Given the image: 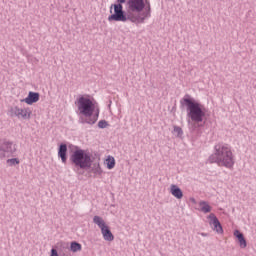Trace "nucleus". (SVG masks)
Returning a JSON list of instances; mask_svg holds the SVG:
<instances>
[{"mask_svg": "<svg viewBox=\"0 0 256 256\" xmlns=\"http://www.w3.org/2000/svg\"><path fill=\"white\" fill-rule=\"evenodd\" d=\"M75 105L78 107V115H80L78 123L81 125H95L99 119V108L96 109L95 103L90 98L80 96ZM96 109V112H95ZM93 113H95L93 115Z\"/></svg>", "mask_w": 256, "mask_h": 256, "instance_id": "obj_1", "label": "nucleus"}, {"mask_svg": "<svg viewBox=\"0 0 256 256\" xmlns=\"http://www.w3.org/2000/svg\"><path fill=\"white\" fill-rule=\"evenodd\" d=\"M180 106L186 107L187 115L191 121L194 123H203L207 109L203 104L197 102L193 97H191V95L186 94L180 100Z\"/></svg>", "mask_w": 256, "mask_h": 256, "instance_id": "obj_2", "label": "nucleus"}, {"mask_svg": "<svg viewBox=\"0 0 256 256\" xmlns=\"http://www.w3.org/2000/svg\"><path fill=\"white\" fill-rule=\"evenodd\" d=\"M126 1L127 0H117V4H112L110 6L111 15L108 16L109 23H112V21L127 23V21H129L131 13L128 14L125 10H123V3Z\"/></svg>", "mask_w": 256, "mask_h": 256, "instance_id": "obj_3", "label": "nucleus"}, {"mask_svg": "<svg viewBox=\"0 0 256 256\" xmlns=\"http://www.w3.org/2000/svg\"><path fill=\"white\" fill-rule=\"evenodd\" d=\"M209 161H233V152L228 144L218 143L214 146V153Z\"/></svg>", "mask_w": 256, "mask_h": 256, "instance_id": "obj_4", "label": "nucleus"}, {"mask_svg": "<svg viewBox=\"0 0 256 256\" xmlns=\"http://www.w3.org/2000/svg\"><path fill=\"white\" fill-rule=\"evenodd\" d=\"M70 161H101L97 152L77 148L71 155Z\"/></svg>", "mask_w": 256, "mask_h": 256, "instance_id": "obj_5", "label": "nucleus"}, {"mask_svg": "<svg viewBox=\"0 0 256 256\" xmlns=\"http://www.w3.org/2000/svg\"><path fill=\"white\" fill-rule=\"evenodd\" d=\"M15 151H17V148H15L13 142L4 141L0 144V159H5L6 161H19L18 158H11V155H13Z\"/></svg>", "mask_w": 256, "mask_h": 256, "instance_id": "obj_6", "label": "nucleus"}, {"mask_svg": "<svg viewBox=\"0 0 256 256\" xmlns=\"http://www.w3.org/2000/svg\"><path fill=\"white\" fill-rule=\"evenodd\" d=\"M93 221L95 225H98V227L101 229V233L105 241H113L115 239V236H113V233L109 229V226L105 224V220H103V218L94 216Z\"/></svg>", "mask_w": 256, "mask_h": 256, "instance_id": "obj_7", "label": "nucleus"}, {"mask_svg": "<svg viewBox=\"0 0 256 256\" xmlns=\"http://www.w3.org/2000/svg\"><path fill=\"white\" fill-rule=\"evenodd\" d=\"M144 9L145 11L142 13L140 12V14L130 13L128 21H130L131 23H135L136 25L145 23V19L151 17V6H145Z\"/></svg>", "mask_w": 256, "mask_h": 256, "instance_id": "obj_8", "label": "nucleus"}, {"mask_svg": "<svg viewBox=\"0 0 256 256\" xmlns=\"http://www.w3.org/2000/svg\"><path fill=\"white\" fill-rule=\"evenodd\" d=\"M128 6V15L129 13H134L135 15H139L145 9V0H127Z\"/></svg>", "mask_w": 256, "mask_h": 256, "instance_id": "obj_9", "label": "nucleus"}, {"mask_svg": "<svg viewBox=\"0 0 256 256\" xmlns=\"http://www.w3.org/2000/svg\"><path fill=\"white\" fill-rule=\"evenodd\" d=\"M9 113L10 117H17L18 119H31V110L29 108L21 109L14 106L10 108Z\"/></svg>", "mask_w": 256, "mask_h": 256, "instance_id": "obj_10", "label": "nucleus"}, {"mask_svg": "<svg viewBox=\"0 0 256 256\" xmlns=\"http://www.w3.org/2000/svg\"><path fill=\"white\" fill-rule=\"evenodd\" d=\"M207 219L209 225L213 226V231H216V233H219L220 235L223 234V226H221V222H219V219L215 214L211 213L207 216Z\"/></svg>", "mask_w": 256, "mask_h": 256, "instance_id": "obj_11", "label": "nucleus"}, {"mask_svg": "<svg viewBox=\"0 0 256 256\" xmlns=\"http://www.w3.org/2000/svg\"><path fill=\"white\" fill-rule=\"evenodd\" d=\"M39 92H29L28 96L25 99H22V103H27V105H33V103H37L39 101Z\"/></svg>", "mask_w": 256, "mask_h": 256, "instance_id": "obj_12", "label": "nucleus"}, {"mask_svg": "<svg viewBox=\"0 0 256 256\" xmlns=\"http://www.w3.org/2000/svg\"><path fill=\"white\" fill-rule=\"evenodd\" d=\"M170 193L176 199H183V191L181 190V188H179V186H177L175 184H172L170 186Z\"/></svg>", "mask_w": 256, "mask_h": 256, "instance_id": "obj_13", "label": "nucleus"}, {"mask_svg": "<svg viewBox=\"0 0 256 256\" xmlns=\"http://www.w3.org/2000/svg\"><path fill=\"white\" fill-rule=\"evenodd\" d=\"M234 237L238 239L239 246L241 247V249H245L247 247V240H245L243 233H240L239 230H235Z\"/></svg>", "mask_w": 256, "mask_h": 256, "instance_id": "obj_14", "label": "nucleus"}, {"mask_svg": "<svg viewBox=\"0 0 256 256\" xmlns=\"http://www.w3.org/2000/svg\"><path fill=\"white\" fill-rule=\"evenodd\" d=\"M58 157H60L61 161H67V144H60L58 149Z\"/></svg>", "mask_w": 256, "mask_h": 256, "instance_id": "obj_15", "label": "nucleus"}, {"mask_svg": "<svg viewBox=\"0 0 256 256\" xmlns=\"http://www.w3.org/2000/svg\"><path fill=\"white\" fill-rule=\"evenodd\" d=\"M74 163L77 169H81L80 173H83V170L89 169V167H91V162L89 161H75Z\"/></svg>", "mask_w": 256, "mask_h": 256, "instance_id": "obj_16", "label": "nucleus"}, {"mask_svg": "<svg viewBox=\"0 0 256 256\" xmlns=\"http://www.w3.org/2000/svg\"><path fill=\"white\" fill-rule=\"evenodd\" d=\"M199 207H200V211H202V213H211V211H212L211 205H209V203H207L206 201H200Z\"/></svg>", "mask_w": 256, "mask_h": 256, "instance_id": "obj_17", "label": "nucleus"}, {"mask_svg": "<svg viewBox=\"0 0 256 256\" xmlns=\"http://www.w3.org/2000/svg\"><path fill=\"white\" fill-rule=\"evenodd\" d=\"M70 249H71L72 253H77V251H81L82 246H81V244H79L77 242H72L70 245Z\"/></svg>", "mask_w": 256, "mask_h": 256, "instance_id": "obj_18", "label": "nucleus"}, {"mask_svg": "<svg viewBox=\"0 0 256 256\" xmlns=\"http://www.w3.org/2000/svg\"><path fill=\"white\" fill-rule=\"evenodd\" d=\"M219 167H227V169H233V161H219Z\"/></svg>", "mask_w": 256, "mask_h": 256, "instance_id": "obj_19", "label": "nucleus"}, {"mask_svg": "<svg viewBox=\"0 0 256 256\" xmlns=\"http://www.w3.org/2000/svg\"><path fill=\"white\" fill-rule=\"evenodd\" d=\"M173 133L176 134V137H183V129L179 126H174Z\"/></svg>", "mask_w": 256, "mask_h": 256, "instance_id": "obj_20", "label": "nucleus"}, {"mask_svg": "<svg viewBox=\"0 0 256 256\" xmlns=\"http://www.w3.org/2000/svg\"><path fill=\"white\" fill-rule=\"evenodd\" d=\"M92 171L94 173V177H101V175H103V170H101V167H99V165H97V167Z\"/></svg>", "mask_w": 256, "mask_h": 256, "instance_id": "obj_21", "label": "nucleus"}, {"mask_svg": "<svg viewBox=\"0 0 256 256\" xmlns=\"http://www.w3.org/2000/svg\"><path fill=\"white\" fill-rule=\"evenodd\" d=\"M99 129H106V127H109V122L107 120H100L98 122Z\"/></svg>", "mask_w": 256, "mask_h": 256, "instance_id": "obj_22", "label": "nucleus"}, {"mask_svg": "<svg viewBox=\"0 0 256 256\" xmlns=\"http://www.w3.org/2000/svg\"><path fill=\"white\" fill-rule=\"evenodd\" d=\"M106 165L107 169H113L115 167V161H108Z\"/></svg>", "mask_w": 256, "mask_h": 256, "instance_id": "obj_23", "label": "nucleus"}, {"mask_svg": "<svg viewBox=\"0 0 256 256\" xmlns=\"http://www.w3.org/2000/svg\"><path fill=\"white\" fill-rule=\"evenodd\" d=\"M50 256H59V253L57 252V249L52 248Z\"/></svg>", "mask_w": 256, "mask_h": 256, "instance_id": "obj_24", "label": "nucleus"}, {"mask_svg": "<svg viewBox=\"0 0 256 256\" xmlns=\"http://www.w3.org/2000/svg\"><path fill=\"white\" fill-rule=\"evenodd\" d=\"M104 161H115V158L113 156H107Z\"/></svg>", "mask_w": 256, "mask_h": 256, "instance_id": "obj_25", "label": "nucleus"}, {"mask_svg": "<svg viewBox=\"0 0 256 256\" xmlns=\"http://www.w3.org/2000/svg\"><path fill=\"white\" fill-rule=\"evenodd\" d=\"M144 4H145V7H146V6H151V2H149V0H145V1H144Z\"/></svg>", "mask_w": 256, "mask_h": 256, "instance_id": "obj_26", "label": "nucleus"}, {"mask_svg": "<svg viewBox=\"0 0 256 256\" xmlns=\"http://www.w3.org/2000/svg\"><path fill=\"white\" fill-rule=\"evenodd\" d=\"M13 165H19V161L11 162V163H10V167H13Z\"/></svg>", "mask_w": 256, "mask_h": 256, "instance_id": "obj_27", "label": "nucleus"}, {"mask_svg": "<svg viewBox=\"0 0 256 256\" xmlns=\"http://www.w3.org/2000/svg\"><path fill=\"white\" fill-rule=\"evenodd\" d=\"M191 201H193V203H195V199L192 198Z\"/></svg>", "mask_w": 256, "mask_h": 256, "instance_id": "obj_28", "label": "nucleus"}]
</instances>
